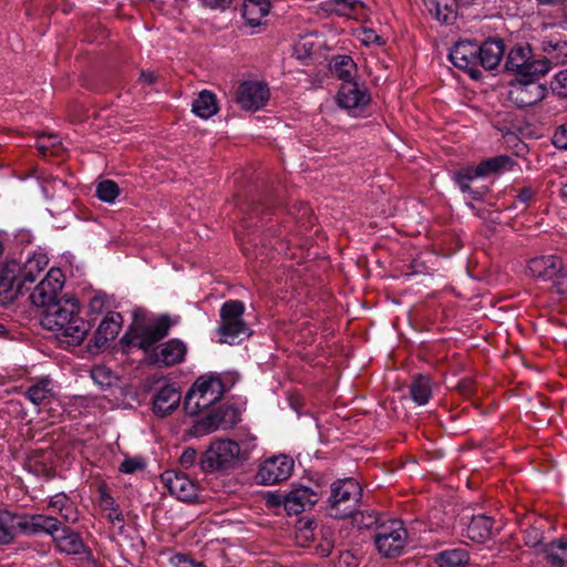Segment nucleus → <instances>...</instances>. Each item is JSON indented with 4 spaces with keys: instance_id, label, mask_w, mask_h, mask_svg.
<instances>
[{
    "instance_id": "f257e3e1",
    "label": "nucleus",
    "mask_w": 567,
    "mask_h": 567,
    "mask_svg": "<svg viewBox=\"0 0 567 567\" xmlns=\"http://www.w3.org/2000/svg\"><path fill=\"white\" fill-rule=\"evenodd\" d=\"M44 329L55 331L59 337L72 346H79L91 329L90 323L80 316V305L75 298H62L41 312Z\"/></svg>"
},
{
    "instance_id": "f03ea898",
    "label": "nucleus",
    "mask_w": 567,
    "mask_h": 567,
    "mask_svg": "<svg viewBox=\"0 0 567 567\" xmlns=\"http://www.w3.org/2000/svg\"><path fill=\"white\" fill-rule=\"evenodd\" d=\"M59 529V519L45 515H16L0 509V545L10 544L19 534L32 535L40 532L52 534Z\"/></svg>"
},
{
    "instance_id": "7ed1b4c3",
    "label": "nucleus",
    "mask_w": 567,
    "mask_h": 567,
    "mask_svg": "<svg viewBox=\"0 0 567 567\" xmlns=\"http://www.w3.org/2000/svg\"><path fill=\"white\" fill-rule=\"evenodd\" d=\"M245 306L239 300H229L220 308V326L218 334L220 342L233 344L248 338L251 331L243 319Z\"/></svg>"
},
{
    "instance_id": "20e7f679",
    "label": "nucleus",
    "mask_w": 567,
    "mask_h": 567,
    "mask_svg": "<svg viewBox=\"0 0 567 567\" xmlns=\"http://www.w3.org/2000/svg\"><path fill=\"white\" fill-rule=\"evenodd\" d=\"M361 493L359 483L353 478L334 482L329 497V515L339 519L353 515Z\"/></svg>"
},
{
    "instance_id": "39448f33",
    "label": "nucleus",
    "mask_w": 567,
    "mask_h": 567,
    "mask_svg": "<svg viewBox=\"0 0 567 567\" xmlns=\"http://www.w3.org/2000/svg\"><path fill=\"white\" fill-rule=\"evenodd\" d=\"M223 395V384L217 378H198L186 393L184 410L189 415H197L209 408Z\"/></svg>"
},
{
    "instance_id": "423d86ee",
    "label": "nucleus",
    "mask_w": 567,
    "mask_h": 567,
    "mask_svg": "<svg viewBox=\"0 0 567 567\" xmlns=\"http://www.w3.org/2000/svg\"><path fill=\"white\" fill-rule=\"evenodd\" d=\"M172 321L169 317L162 316L144 324H135L123 337L122 341L144 351H148L157 341L167 336Z\"/></svg>"
},
{
    "instance_id": "0eeeda50",
    "label": "nucleus",
    "mask_w": 567,
    "mask_h": 567,
    "mask_svg": "<svg viewBox=\"0 0 567 567\" xmlns=\"http://www.w3.org/2000/svg\"><path fill=\"white\" fill-rule=\"evenodd\" d=\"M240 458V447L231 440L214 442L202 455L199 465L204 472L226 471L236 466Z\"/></svg>"
},
{
    "instance_id": "6e6552de",
    "label": "nucleus",
    "mask_w": 567,
    "mask_h": 567,
    "mask_svg": "<svg viewBox=\"0 0 567 567\" xmlns=\"http://www.w3.org/2000/svg\"><path fill=\"white\" fill-rule=\"evenodd\" d=\"M406 537L408 534L401 520L388 519L377 526L373 538L382 556L395 557L404 548Z\"/></svg>"
},
{
    "instance_id": "1a4fd4ad",
    "label": "nucleus",
    "mask_w": 567,
    "mask_h": 567,
    "mask_svg": "<svg viewBox=\"0 0 567 567\" xmlns=\"http://www.w3.org/2000/svg\"><path fill=\"white\" fill-rule=\"evenodd\" d=\"M60 269H50L45 277L33 288L29 296L31 303L42 311L49 306L60 301L59 293L62 291L64 279Z\"/></svg>"
},
{
    "instance_id": "9d476101",
    "label": "nucleus",
    "mask_w": 567,
    "mask_h": 567,
    "mask_svg": "<svg viewBox=\"0 0 567 567\" xmlns=\"http://www.w3.org/2000/svg\"><path fill=\"white\" fill-rule=\"evenodd\" d=\"M293 466V460L287 455L268 457L259 465L257 482L264 485L284 482L291 476Z\"/></svg>"
},
{
    "instance_id": "9b49d317",
    "label": "nucleus",
    "mask_w": 567,
    "mask_h": 567,
    "mask_svg": "<svg viewBox=\"0 0 567 567\" xmlns=\"http://www.w3.org/2000/svg\"><path fill=\"white\" fill-rule=\"evenodd\" d=\"M451 62L470 74L472 79H480L482 72L478 69V44L472 41H460L450 52Z\"/></svg>"
},
{
    "instance_id": "f8f14e48",
    "label": "nucleus",
    "mask_w": 567,
    "mask_h": 567,
    "mask_svg": "<svg viewBox=\"0 0 567 567\" xmlns=\"http://www.w3.org/2000/svg\"><path fill=\"white\" fill-rule=\"evenodd\" d=\"M370 101L371 96L367 87L355 81L342 82L337 94L339 106L352 111L354 114L362 112Z\"/></svg>"
},
{
    "instance_id": "ddd939ff",
    "label": "nucleus",
    "mask_w": 567,
    "mask_h": 567,
    "mask_svg": "<svg viewBox=\"0 0 567 567\" xmlns=\"http://www.w3.org/2000/svg\"><path fill=\"white\" fill-rule=\"evenodd\" d=\"M269 99V89L266 84L257 81L241 83L236 92V102L245 111H257L265 105Z\"/></svg>"
},
{
    "instance_id": "4468645a",
    "label": "nucleus",
    "mask_w": 567,
    "mask_h": 567,
    "mask_svg": "<svg viewBox=\"0 0 567 567\" xmlns=\"http://www.w3.org/2000/svg\"><path fill=\"white\" fill-rule=\"evenodd\" d=\"M547 94L546 86L534 79L519 80L512 83L509 99L519 107L534 105L542 101Z\"/></svg>"
},
{
    "instance_id": "2eb2a0df",
    "label": "nucleus",
    "mask_w": 567,
    "mask_h": 567,
    "mask_svg": "<svg viewBox=\"0 0 567 567\" xmlns=\"http://www.w3.org/2000/svg\"><path fill=\"white\" fill-rule=\"evenodd\" d=\"M24 289L29 290L18 276V264H7L0 272V305H9L18 295H22Z\"/></svg>"
},
{
    "instance_id": "dca6fc26",
    "label": "nucleus",
    "mask_w": 567,
    "mask_h": 567,
    "mask_svg": "<svg viewBox=\"0 0 567 567\" xmlns=\"http://www.w3.org/2000/svg\"><path fill=\"white\" fill-rule=\"evenodd\" d=\"M161 481L172 495L183 502L197 497V485L184 474L166 471L161 475Z\"/></svg>"
},
{
    "instance_id": "f3484780",
    "label": "nucleus",
    "mask_w": 567,
    "mask_h": 567,
    "mask_svg": "<svg viewBox=\"0 0 567 567\" xmlns=\"http://www.w3.org/2000/svg\"><path fill=\"white\" fill-rule=\"evenodd\" d=\"M50 535L60 551L68 555H90L80 535L68 527H62L60 520L59 529Z\"/></svg>"
},
{
    "instance_id": "a211bd4d",
    "label": "nucleus",
    "mask_w": 567,
    "mask_h": 567,
    "mask_svg": "<svg viewBox=\"0 0 567 567\" xmlns=\"http://www.w3.org/2000/svg\"><path fill=\"white\" fill-rule=\"evenodd\" d=\"M182 393L173 384H165L153 396V412L164 417L175 411L181 402Z\"/></svg>"
},
{
    "instance_id": "6ab92c4d",
    "label": "nucleus",
    "mask_w": 567,
    "mask_h": 567,
    "mask_svg": "<svg viewBox=\"0 0 567 567\" xmlns=\"http://www.w3.org/2000/svg\"><path fill=\"white\" fill-rule=\"evenodd\" d=\"M561 265L556 256H542L529 260L527 272L533 278L550 280L561 270Z\"/></svg>"
},
{
    "instance_id": "aec40b11",
    "label": "nucleus",
    "mask_w": 567,
    "mask_h": 567,
    "mask_svg": "<svg viewBox=\"0 0 567 567\" xmlns=\"http://www.w3.org/2000/svg\"><path fill=\"white\" fill-rule=\"evenodd\" d=\"M317 494L308 487L292 489L284 501V507L289 515L299 514L311 508L317 503Z\"/></svg>"
},
{
    "instance_id": "412c9836",
    "label": "nucleus",
    "mask_w": 567,
    "mask_h": 567,
    "mask_svg": "<svg viewBox=\"0 0 567 567\" xmlns=\"http://www.w3.org/2000/svg\"><path fill=\"white\" fill-rule=\"evenodd\" d=\"M233 416L234 411L230 408L218 406L196 424V431L206 434L220 426H229L234 422Z\"/></svg>"
},
{
    "instance_id": "4be33fe9",
    "label": "nucleus",
    "mask_w": 567,
    "mask_h": 567,
    "mask_svg": "<svg viewBox=\"0 0 567 567\" xmlns=\"http://www.w3.org/2000/svg\"><path fill=\"white\" fill-rule=\"evenodd\" d=\"M504 52L505 45L502 40L485 41L482 45H478V65H482L485 70H493L502 61Z\"/></svg>"
},
{
    "instance_id": "5701e85b",
    "label": "nucleus",
    "mask_w": 567,
    "mask_h": 567,
    "mask_svg": "<svg viewBox=\"0 0 567 567\" xmlns=\"http://www.w3.org/2000/svg\"><path fill=\"white\" fill-rule=\"evenodd\" d=\"M241 11L249 27H260L266 23V17L270 11V2L269 0H245Z\"/></svg>"
},
{
    "instance_id": "b1692460",
    "label": "nucleus",
    "mask_w": 567,
    "mask_h": 567,
    "mask_svg": "<svg viewBox=\"0 0 567 567\" xmlns=\"http://www.w3.org/2000/svg\"><path fill=\"white\" fill-rule=\"evenodd\" d=\"M186 346L178 339H172L163 343L158 352H155V361L165 367L177 364L184 360Z\"/></svg>"
},
{
    "instance_id": "393cba45",
    "label": "nucleus",
    "mask_w": 567,
    "mask_h": 567,
    "mask_svg": "<svg viewBox=\"0 0 567 567\" xmlns=\"http://www.w3.org/2000/svg\"><path fill=\"white\" fill-rule=\"evenodd\" d=\"M121 323L122 317L120 313H109L96 329L94 336L95 346L102 347L107 341L114 340L120 332Z\"/></svg>"
},
{
    "instance_id": "a878e982",
    "label": "nucleus",
    "mask_w": 567,
    "mask_h": 567,
    "mask_svg": "<svg viewBox=\"0 0 567 567\" xmlns=\"http://www.w3.org/2000/svg\"><path fill=\"white\" fill-rule=\"evenodd\" d=\"M47 265L48 260L44 255H34L33 257L29 258L23 264L22 268L18 266V276L21 279V282L24 286L28 282H34L37 277L45 269Z\"/></svg>"
},
{
    "instance_id": "bb28decb",
    "label": "nucleus",
    "mask_w": 567,
    "mask_h": 567,
    "mask_svg": "<svg viewBox=\"0 0 567 567\" xmlns=\"http://www.w3.org/2000/svg\"><path fill=\"white\" fill-rule=\"evenodd\" d=\"M492 532L493 519L485 515L474 516L467 526V536L477 543L488 539Z\"/></svg>"
},
{
    "instance_id": "cd10ccee",
    "label": "nucleus",
    "mask_w": 567,
    "mask_h": 567,
    "mask_svg": "<svg viewBox=\"0 0 567 567\" xmlns=\"http://www.w3.org/2000/svg\"><path fill=\"white\" fill-rule=\"evenodd\" d=\"M192 110L197 116L202 118L212 117L218 112L215 94L208 90L202 91L198 94V97L194 100Z\"/></svg>"
},
{
    "instance_id": "c85d7f7f",
    "label": "nucleus",
    "mask_w": 567,
    "mask_h": 567,
    "mask_svg": "<svg viewBox=\"0 0 567 567\" xmlns=\"http://www.w3.org/2000/svg\"><path fill=\"white\" fill-rule=\"evenodd\" d=\"M28 399L35 405L49 404L54 399L51 381L48 379L31 385L27 391Z\"/></svg>"
},
{
    "instance_id": "c756f323",
    "label": "nucleus",
    "mask_w": 567,
    "mask_h": 567,
    "mask_svg": "<svg viewBox=\"0 0 567 567\" xmlns=\"http://www.w3.org/2000/svg\"><path fill=\"white\" fill-rule=\"evenodd\" d=\"M410 394L419 405L427 403L432 394L431 379L427 375H416L410 385Z\"/></svg>"
},
{
    "instance_id": "7c9ffc66",
    "label": "nucleus",
    "mask_w": 567,
    "mask_h": 567,
    "mask_svg": "<svg viewBox=\"0 0 567 567\" xmlns=\"http://www.w3.org/2000/svg\"><path fill=\"white\" fill-rule=\"evenodd\" d=\"M546 560L554 567H564L567 564V539H559L547 544L544 548Z\"/></svg>"
},
{
    "instance_id": "2f4dec72",
    "label": "nucleus",
    "mask_w": 567,
    "mask_h": 567,
    "mask_svg": "<svg viewBox=\"0 0 567 567\" xmlns=\"http://www.w3.org/2000/svg\"><path fill=\"white\" fill-rule=\"evenodd\" d=\"M330 69L331 73L342 82L353 81V73L357 72V65L349 55L336 56L330 63Z\"/></svg>"
},
{
    "instance_id": "473e14b6",
    "label": "nucleus",
    "mask_w": 567,
    "mask_h": 567,
    "mask_svg": "<svg viewBox=\"0 0 567 567\" xmlns=\"http://www.w3.org/2000/svg\"><path fill=\"white\" fill-rule=\"evenodd\" d=\"M435 561L439 567H465L470 561V557L464 549H449L440 553Z\"/></svg>"
},
{
    "instance_id": "72a5a7b5",
    "label": "nucleus",
    "mask_w": 567,
    "mask_h": 567,
    "mask_svg": "<svg viewBox=\"0 0 567 567\" xmlns=\"http://www.w3.org/2000/svg\"><path fill=\"white\" fill-rule=\"evenodd\" d=\"M529 58L530 50L528 48L516 47L509 51L505 66L508 71H514L522 75Z\"/></svg>"
},
{
    "instance_id": "f704fd0d",
    "label": "nucleus",
    "mask_w": 567,
    "mask_h": 567,
    "mask_svg": "<svg viewBox=\"0 0 567 567\" xmlns=\"http://www.w3.org/2000/svg\"><path fill=\"white\" fill-rule=\"evenodd\" d=\"M513 161L509 156L501 155L482 161L478 165V175L486 176L491 173H499L512 167Z\"/></svg>"
},
{
    "instance_id": "c9c22d12",
    "label": "nucleus",
    "mask_w": 567,
    "mask_h": 567,
    "mask_svg": "<svg viewBox=\"0 0 567 567\" xmlns=\"http://www.w3.org/2000/svg\"><path fill=\"white\" fill-rule=\"evenodd\" d=\"M329 7L330 11L338 16L352 17L359 9L363 8V3L359 0H332Z\"/></svg>"
},
{
    "instance_id": "e433bc0d",
    "label": "nucleus",
    "mask_w": 567,
    "mask_h": 567,
    "mask_svg": "<svg viewBox=\"0 0 567 567\" xmlns=\"http://www.w3.org/2000/svg\"><path fill=\"white\" fill-rule=\"evenodd\" d=\"M96 195L103 202L113 203L120 195V188L115 182L105 179L97 184Z\"/></svg>"
},
{
    "instance_id": "4c0bfd02",
    "label": "nucleus",
    "mask_w": 567,
    "mask_h": 567,
    "mask_svg": "<svg viewBox=\"0 0 567 567\" xmlns=\"http://www.w3.org/2000/svg\"><path fill=\"white\" fill-rule=\"evenodd\" d=\"M91 377L101 388L111 386L116 381V377L111 369L104 365L94 367L91 371Z\"/></svg>"
},
{
    "instance_id": "58836bf2",
    "label": "nucleus",
    "mask_w": 567,
    "mask_h": 567,
    "mask_svg": "<svg viewBox=\"0 0 567 567\" xmlns=\"http://www.w3.org/2000/svg\"><path fill=\"white\" fill-rule=\"evenodd\" d=\"M317 524L311 519H299L297 524V540L303 546L307 542L315 537V529Z\"/></svg>"
},
{
    "instance_id": "ea45409f",
    "label": "nucleus",
    "mask_w": 567,
    "mask_h": 567,
    "mask_svg": "<svg viewBox=\"0 0 567 567\" xmlns=\"http://www.w3.org/2000/svg\"><path fill=\"white\" fill-rule=\"evenodd\" d=\"M476 177H482L481 175H478L477 166L464 167L455 174V179L463 192L470 190V184Z\"/></svg>"
},
{
    "instance_id": "a19ab883",
    "label": "nucleus",
    "mask_w": 567,
    "mask_h": 567,
    "mask_svg": "<svg viewBox=\"0 0 567 567\" xmlns=\"http://www.w3.org/2000/svg\"><path fill=\"white\" fill-rule=\"evenodd\" d=\"M550 63L547 60H528L526 69L522 76L534 79L535 76L544 75L549 71Z\"/></svg>"
},
{
    "instance_id": "79ce46f5",
    "label": "nucleus",
    "mask_w": 567,
    "mask_h": 567,
    "mask_svg": "<svg viewBox=\"0 0 567 567\" xmlns=\"http://www.w3.org/2000/svg\"><path fill=\"white\" fill-rule=\"evenodd\" d=\"M354 522L360 528H372L381 524L373 512H360L354 514Z\"/></svg>"
},
{
    "instance_id": "37998d69",
    "label": "nucleus",
    "mask_w": 567,
    "mask_h": 567,
    "mask_svg": "<svg viewBox=\"0 0 567 567\" xmlns=\"http://www.w3.org/2000/svg\"><path fill=\"white\" fill-rule=\"evenodd\" d=\"M553 92L567 97V69L558 72L551 82Z\"/></svg>"
},
{
    "instance_id": "c03bdc74",
    "label": "nucleus",
    "mask_w": 567,
    "mask_h": 567,
    "mask_svg": "<svg viewBox=\"0 0 567 567\" xmlns=\"http://www.w3.org/2000/svg\"><path fill=\"white\" fill-rule=\"evenodd\" d=\"M167 567H205L200 563L189 559L186 555L175 554L168 558Z\"/></svg>"
},
{
    "instance_id": "a18cd8bd",
    "label": "nucleus",
    "mask_w": 567,
    "mask_h": 567,
    "mask_svg": "<svg viewBox=\"0 0 567 567\" xmlns=\"http://www.w3.org/2000/svg\"><path fill=\"white\" fill-rule=\"evenodd\" d=\"M145 467V462L141 457L126 458L120 465V471L126 474L135 473L136 471H142Z\"/></svg>"
},
{
    "instance_id": "49530a36",
    "label": "nucleus",
    "mask_w": 567,
    "mask_h": 567,
    "mask_svg": "<svg viewBox=\"0 0 567 567\" xmlns=\"http://www.w3.org/2000/svg\"><path fill=\"white\" fill-rule=\"evenodd\" d=\"M52 140L50 143H39L38 150L43 155H60L61 142L56 140L54 136H49Z\"/></svg>"
},
{
    "instance_id": "de8ad7c7",
    "label": "nucleus",
    "mask_w": 567,
    "mask_h": 567,
    "mask_svg": "<svg viewBox=\"0 0 567 567\" xmlns=\"http://www.w3.org/2000/svg\"><path fill=\"white\" fill-rule=\"evenodd\" d=\"M554 288L559 295H567V269L561 270L554 278Z\"/></svg>"
},
{
    "instance_id": "09e8293b",
    "label": "nucleus",
    "mask_w": 567,
    "mask_h": 567,
    "mask_svg": "<svg viewBox=\"0 0 567 567\" xmlns=\"http://www.w3.org/2000/svg\"><path fill=\"white\" fill-rule=\"evenodd\" d=\"M553 143L558 148L567 150V123L556 130Z\"/></svg>"
},
{
    "instance_id": "8fccbe9b",
    "label": "nucleus",
    "mask_w": 567,
    "mask_h": 567,
    "mask_svg": "<svg viewBox=\"0 0 567 567\" xmlns=\"http://www.w3.org/2000/svg\"><path fill=\"white\" fill-rule=\"evenodd\" d=\"M543 536L539 529L532 527L525 532V544L530 547H536L542 543Z\"/></svg>"
},
{
    "instance_id": "3c124183",
    "label": "nucleus",
    "mask_w": 567,
    "mask_h": 567,
    "mask_svg": "<svg viewBox=\"0 0 567 567\" xmlns=\"http://www.w3.org/2000/svg\"><path fill=\"white\" fill-rule=\"evenodd\" d=\"M197 457L196 450L186 449L181 455L179 463L183 467L188 468L195 464Z\"/></svg>"
},
{
    "instance_id": "603ef678",
    "label": "nucleus",
    "mask_w": 567,
    "mask_h": 567,
    "mask_svg": "<svg viewBox=\"0 0 567 567\" xmlns=\"http://www.w3.org/2000/svg\"><path fill=\"white\" fill-rule=\"evenodd\" d=\"M204 4L210 9H226L231 3L233 0H203Z\"/></svg>"
},
{
    "instance_id": "864d4df0",
    "label": "nucleus",
    "mask_w": 567,
    "mask_h": 567,
    "mask_svg": "<svg viewBox=\"0 0 567 567\" xmlns=\"http://www.w3.org/2000/svg\"><path fill=\"white\" fill-rule=\"evenodd\" d=\"M361 41L364 44L377 43V42L380 41V37L374 32V30H372V29H364L362 31Z\"/></svg>"
},
{
    "instance_id": "5fc2aeb1",
    "label": "nucleus",
    "mask_w": 567,
    "mask_h": 567,
    "mask_svg": "<svg viewBox=\"0 0 567 567\" xmlns=\"http://www.w3.org/2000/svg\"><path fill=\"white\" fill-rule=\"evenodd\" d=\"M534 195V192L533 189L526 187V188H523L519 194L517 195V198L523 202V203H528L532 197Z\"/></svg>"
},
{
    "instance_id": "6e6d98bb",
    "label": "nucleus",
    "mask_w": 567,
    "mask_h": 567,
    "mask_svg": "<svg viewBox=\"0 0 567 567\" xmlns=\"http://www.w3.org/2000/svg\"><path fill=\"white\" fill-rule=\"evenodd\" d=\"M458 388L465 395H470L473 392V383L470 380L461 382Z\"/></svg>"
},
{
    "instance_id": "4d7b16f0",
    "label": "nucleus",
    "mask_w": 567,
    "mask_h": 567,
    "mask_svg": "<svg viewBox=\"0 0 567 567\" xmlns=\"http://www.w3.org/2000/svg\"><path fill=\"white\" fill-rule=\"evenodd\" d=\"M301 48L305 50V53H307L308 51H310L312 49V43H309L306 39H301L296 44V51L299 52Z\"/></svg>"
},
{
    "instance_id": "13d9d810",
    "label": "nucleus",
    "mask_w": 567,
    "mask_h": 567,
    "mask_svg": "<svg viewBox=\"0 0 567 567\" xmlns=\"http://www.w3.org/2000/svg\"><path fill=\"white\" fill-rule=\"evenodd\" d=\"M155 79H156V78H155L154 73H152V72L143 71V72L141 73V80H142L143 82L147 83V84H152V83H154V82H155Z\"/></svg>"
},
{
    "instance_id": "bf43d9fd",
    "label": "nucleus",
    "mask_w": 567,
    "mask_h": 567,
    "mask_svg": "<svg viewBox=\"0 0 567 567\" xmlns=\"http://www.w3.org/2000/svg\"><path fill=\"white\" fill-rule=\"evenodd\" d=\"M109 518L113 522V523H118V524H122L124 518H123V515L116 511H114L113 513H110L109 514ZM123 525H120V528H122Z\"/></svg>"
},
{
    "instance_id": "052dcab7",
    "label": "nucleus",
    "mask_w": 567,
    "mask_h": 567,
    "mask_svg": "<svg viewBox=\"0 0 567 567\" xmlns=\"http://www.w3.org/2000/svg\"><path fill=\"white\" fill-rule=\"evenodd\" d=\"M331 547H332V546H331V544H330V543H327V544L323 546V548H322V554H323V555H329V554H330V551H331Z\"/></svg>"
},
{
    "instance_id": "680f3d73",
    "label": "nucleus",
    "mask_w": 567,
    "mask_h": 567,
    "mask_svg": "<svg viewBox=\"0 0 567 567\" xmlns=\"http://www.w3.org/2000/svg\"><path fill=\"white\" fill-rule=\"evenodd\" d=\"M539 1L543 3L553 4V3L561 2L563 0H539Z\"/></svg>"
},
{
    "instance_id": "e2e57ef3",
    "label": "nucleus",
    "mask_w": 567,
    "mask_h": 567,
    "mask_svg": "<svg viewBox=\"0 0 567 567\" xmlns=\"http://www.w3.org/2000/svg\"><path fill=\"white\" fill-rule=\"evenodd\" d=\"M561 193H563V196L567 199V183L564 185Z\"/></svg>"
},
{
    "instance_id": "0e129e2a",
    "label": "nucleus",
    "mask_w": 567,
    "mask_h": 567,
    "mask_svg": "<svg viewBox=\"0 0 567 567\" xmlns=\"http://www.w3.org/2000/svg\"><path fill=\"white\" fill-rule=\"evenodd\" d=\"M563 1L565 2V4H564V16H565V18L567 20V0H563Z\"/></svg>"
},
{
    "instance_id": "69168bd1",
    "label": "nucleus",
    "mask_w": 567,
    "mask_h": 567,
    "mask_svg": "<svg viewBox=\"0 0 567 567\" xmlns=\"http://www.w3.org/2000/svg\"><path fill=\"white\" fill-rule=\"evenodd\" d=\"M42 188H43V192H44L45 196H49V194H48V187H47L45 185H43V187H42Z\"/></svg>"
},
{
    "instance_id": "338daca9",
    "label": "nucleus",
    "mask_w": 567,
    "mask_h": 567,
    "mask_svg": "<svg viewBox=\"0 0 567 567\" xmlns=\"http://www.w3.org/2000/svg\"><path fill=\"white\" fill-rule=\"evenodd\" d=\"M52 182H53V183H55V182L61 183V181H60V179H56V178H52Z\"/></svg>"
},
{
    "instance_id": "774afa93",
    "label": "nucleus",
    "mask_w": 567,
    "mask_h": 567,
    "mask_svg": "<svg viewBox=\"0 0 567 567\" xmlns=\"http://www.w3.org/2000/svg\"><path fill=\"white\" fill-rule=\"evenodd\" d=\"M95 302H100L99 300H92V306H94Z\"/></svg>"
}]
</instances>
